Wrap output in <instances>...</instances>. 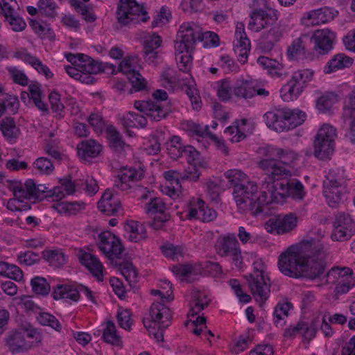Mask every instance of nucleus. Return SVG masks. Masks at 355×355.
Returning <instances> with one entry per match:
<instances>
[{
	"instance_id": "obj_33",
	"label": "nucleus",
	"mask_w": 355,
	"mask_h": 355,
	"mask_svg": "<svg viewBox=\"0 0 355 355\" xmlns=\"http://www.w3.org/2000/svg\"><path fill=\"white\" fill-rule=\"evenodd\" d=\"M254 80L240 77L234 81L235 99H251L254 97Z\"/></svg>"
},
{
	"instance_id": "obj_3",
	"label": "nucleus",
	"mask_w": 355,
	"mask_h": 355,
	"mask_svg": "<svg viewBox=\"0 0 355 355\" xmlns=\"http://www.w3.org/2000/svg\"><path fill=\"white\" fill-rule=\"evenodd\" d=\"M293 173L288 168H277L272 173L267 174L262 183V188L269 198L267 205L272 201L280 202L285 198L302 201L306 195L302 183L297 180H286Z\"/></svg>"
},
{
	"instance_id": "obj_23",
	"label": "nucleus",
	"mask_w": 355,
	"mask_h": 355,
	"mask_svg": "<svg viewBox=\"0 0 355 355\" xmlns=\"http://www.w3.org/2000/svg\"><path fill=\"white\" fill-rule=\"evenodd\" d=\"M187 216L189 219L196 218L203 222H210L217 217L216 211L209 208L200 198H192L187 205Z\"/></svg>"
},
{
	"instance_id": "obj_55",
	"label": "nucleus",
	"mask_w": 355,
	"mask_h": 355,
	"mask_svg": "<svg viewBox=\"0 0 355 355\" xmlns=\"http://www.w3.org/2000/svg\"><path fill=\"white\" fill-rule=\"evenodd\" d=\"M29 25L34 33L42 38H53L55 36L50 25L43 20L31 19Z\"/></svg>"
},
{
	"instance_id": "obj_54",
	"label": "nucleus",
	"mask_w": 355,
	"mask_h": 355,
	"mask_svg": "<svg viewBox=\"0 0 355 355\" xmlns=\"http://www.w3.org/2000/svg\"><path fill=\"white\" fill-rule=\"evenodd\" d=\"M340 101L339 96L335 92H326L316 101V108L321 112L329 110Z\"/></svg>"
},
{
	"instance_id": "obj_51",
	"label": "nucleus",
	"mask_w": 355,
	"mask_h": 355,
	"mask_svg": "<svg viewBox=\"0 0 355 355\" xmlns=\"http://www.w3.org/2000/svg\"><path fill=\"white\" fill-rule=\"evenodd\" d=\"M102 337L106 343L112 345L116 347L123 345L121 336L118 333L114 323L112 321L107 322Z\"/></svg>"
},
{
	"instance_id": "obj_63",
	"label": "nucleus",
	"mask_w": 355,
	"mask_h": 355,
	"mask_svg": "<svg viewBox=\"0 0 355 355\" xmlns=\"http://www.w3.org/2000/svg\"><path fill=\"white\" fill-rule=\"evenodd\" d=\"M33 291L41 295H46L51 291L50 285L45 278L40 276L33 277L31 281Z\"/></svg>"
},
{
	"instance_id": "obj_17",
	"label": "nucleus",
	"mask_w": 355,
	"mask_h": 355,
	"mask_svg": "<svg viewBox=\"0 0 355 355\" xmlns=\"http://www.w3.org/2000/svg\"><path fill=\"white\" fill-rule=\"evenodd\" d=\"M277 19L278 12L274 8L266 6L256 9L250 14L248 29L257 33L273 25Z\"/></svg>"
},
{
	"instance_id": "obj_32",
	"label": "nucleus",
	"mask_w": 355,
	"mask_h": 355,
	"mask_svg": "<svg viewBox=\"0 0 355 355\" xmlns=\"http://www.w3.org/2000/svg\"><path fill=\"white\" fill-rule=\"evenodd\" d=\"M354 62L350 56L340 53L333 55L323 67L324 74H331L338 71L349 68Z\"/></svg>"
},
{
	"instance_id": "obj_21",
	"label": "nucleus",
	"mask_w": 355,
	"mask_h": 355,
	"mask_svg": "<svg viewBox=\"0 0 355 355\" xmlns=\"http://www.w3.org/2000/svg\"><path fill=\"white\" fill-rule=\"evenodd\" d=\"M98 248L110 260L121 258L124 251L121 239L110 231H105L99 234Z\"/></svg>"
},
{
	"instance_id": "obj_56",
	"label": "nucleus",
	"mask_w": 355,
	"mask_h": 355,
	"mask_svg": "<svg viewBox=\"0 0 355 355\" xmlns=\"http://www.w3.org/2000/svg\"><path fill=\"white\" fill-rule=\"evenodd\" d=\"M315 71L309 68H304L295 71L291 77L304 89L314 80Z\"/></svg>"
},
{
	"instance_id": "obj_25",
	"label": "nucleus",
	"mask_w": 355,
	"mask_h": 355,
	"mask_svg": "<svg viewBox=\"0 0 355 355\" xmlns=\"http://www.w3.org/2000/svg\"><path fill=\"white\" fill-rule=\"evenodd\" d=\"M336 39V33L327 28L315 31L311 37L315 51L320 54L330 51Z\"/></svg>"
},
{
	"instance_id": "obj_1",
	"label": "nucleus",
	"mask_w": 355,
	"mask_h": 355,
	"mask_svg": "<svg viewBox=\"0 0 355 355\" xmlns=\"http://www.w3.org/2000/svg\"><path fill=\"white\" fill-rule=\"evenodd\" d=\"M320 244L313 240L303 241L293 245L279 257L278 266L285 275L299 278L315 279L324 269L325 252Z\"/></svg>"
},
{
	"instance_id": "obj_37",
	"label": "nucleus",
	"mask_w": 355,
	"mask_h": 355,
	"mask_svg": "<svg viewBox=\"0 0 355 355\" xmlns=\"http://www.w3.org/2000/svg\"><path fill=\"white\" fill-rule=\"evenodd\" d=\"M307 40L308 35L302 34L292 41L286 49V56L289 60H298L304 58Z\"/></svg>"
},
{
	"instance_id": "obj_53",
	"label": "nucleus",
	"mask_w": 355,
	"mask_h": 355,
	"mask_svg": "<svg viewBox=\"0 0 355 355\" xmlns=\"http://www.w3.org/2000/svg\"><path fill=\"white\" fill-rule=\"evenodd\" d=\"M162 37L157 35V33H151L148 34L144 37V46H145V53L147 56L148 60H150L151 57H157V52H154L155 49H158L162 46Z\"/></svg>"
},
{
	"instance_id": "obj_15",
	"label": "nucleus",
	"mask_w": 355,
	"mask_h": 355,
	"mask_svg": "<svg viewBox=\"0 0 355 355\" xmlns=\"http://www.w3.org/2000/svg\"><path fill=\"white\" fill-rule=\"evenodd\" d=\"M295 214H279L270 217L264 224L267 232L275 235H284L293 231L297 226Z\"/></svg>"
},
{
	"instance_id": "obj_19",
	"label": "nucleus",
	"mask_w": 355,
	"mask_h": 355,
	"mask_svg": "<svg viewBox=\"0 0 355 355\" xmlns=\"http://www.w3.org/2000/svg\"><path fill=\"white\" fill-rule=\"evenodd\" d=\"M36 334L37 331L33 329L21 328L12 331L7 339L10 350L13 353H20L28 350L32 347V339Z\"/></svg>"
},
{
	"instance_id": "obj_9",
	"label": "nucleus",
	"mask_w": 355,
	"mask_h": 355,
	"mask_svg": "<svg viewBox=\"0 0 355 355\" xmlns=\"http://www.w3.org/2000/svg\"><path fill=\"white\" fill-rule=\"evenodd\" d=\"M250 256L254 259V270L253 273L247 277V280L256 301L261 304L268 298L270 292V279L266 271L267 266L263 259L258 257L256 254L251 253Z\"/></svg>"
},
{
	"instance_id": "obj_22",
	"label": "nucleus",
	"mask_w": 355,
	"mask_h": 355,
	"mask_svg": "<svg viewBox=\"0 0 355 355\" xmlns=\"http://www.w3.org/2000/svg\"><path fill=\"white\" fill-rule=\"evenodd\" d=\"M254 128L251 119L241 118L236 119L231 125L227 127L224 133L232 143H238L250 135Z\"/></svg>"
},
{
	"instance_id": "obj_6",
	"label": "nucleus",
	"mask_w": 355,
	"mask_h": 355,
	"mask_svg": "<svg viewBox=\"0 0 355 355\" xmlns=\"http://www.w3.org/2000/svg\"><path fill=\"white\" fill-rule=\"evenodd\" d=\"M263 118L268 128L282 132L302 125L305 121L306 114L297 109L284 107L268 111Z\"/></svg>"
},
{
	"instance_id": "obj_57",
	"label": "nucleus",
	"mask_w": 355,
	"mask_h": 355,
	"mask_svg": "<svg viewBox=\"0 0 355 355\" xmlns=\"http://www.w3.org/2000/svg\"><path fill=\"white\" fill-rule=\"evenodd\" d=\"M31 98L34 102L36 107L40 110H46V105L43 101L44 95L42 90V86L37 82L31 83L28 88Z\"/></svg>"
},
{
	"instance_id": "obj_28",
	"label": "nucleus",
	"mask_w": 355,
	"mask_h": 355,
	"mask_svg": "<svg viewBox=\"0 0 355 355\" xmlns=\"http://www.w3.org/2000/svg\"><path fill=\"white\" fill-rule=\"evenodd\" d=\"M14 197L10 198L6 204L7 208L12 211H27L31 209L28 200H31L26 193L23 183L14 182L11 185Z\"/></svg>"
},
{
	"instance_id": "obj_41",
	"label": "nucleus",
	"mask_w": 355,
	"mask_h": 355,
	"mask_svg": "<svg viewBox=\"0 0 355 355\" xmlns=\"http://www.w3.org/2000/svg\"><path fill=\"white\" fill-rule=\"evenodd\" d=\"M257 63L263 69L267 70L268 73L273 78L285 76L284 72V65L282 62L266 56H260Z\"/></svg>"
},
{
	"instance_id": "obj_40",
	"label": "nucleus",
	"mask_w": 355,
	"mask_h": 355,
	"mask_svg": "<svg viewBox=\"0 0 355 355\" xmlns=\"http://www.w3.org/2000/svg\"><path fill=\"white\" fill-rule=\"evenodd\" d=\"M318 317H316V312L312 313L309 318L300 320L298 322L300 335L308 340L314 338L318 332Z\"/></svg>"
},
{
	"instance_id": "obj_34",
	"label": "nucleus",
	"mask_w": 355,
	"mask_h": 355,
	"mask_svg": "<svg viewBox=\"0 0 355 355\" xmlns=\"http://www.w3.org/2000/svg\"><path fill=\"white\" fill-rule=\"evenodd\" d=\"M78 155L81 159L89 161L98 157L103 150L101 144L94 139L82 141L77 146Z\"/></svg>"
},
{
	"instance_id": "obj_2",
	"label": "nucleus",
	"mask_w": 355,
	"mask_h": 355,
	"mask_svg": "<svg viewBox=\"0 0 355 355\" xmlns=\"http://www.w3.org/2000/svg\"><path fill=\"white\" fill-rule=\"evenodd\" d=\"M224 176L234 187L233 197L240 211H250L254 215L263 211L269 198L262 186L259 189L256 183L248 181V175L239 168L226 171Z\"/></svg>"
},
{
	"instance_id": "obj_4",
	"label": "nucleus",
	"mask_w": 355,
	"mask_h": 355,
	"mask_svg": "<svg viewBox=\"0 0 355 355\" xmlns=\"http://www.w3.org/2000/svg\"><path fill=\"white\" fill-rule=\"evenodd\" d=\"M201 27L194 22H184L179 28L175 43V59L180 70L189 71L193 64L192 53Z\"/></svg>"
},
{
	"instance_id": "obj_5",
	"label": "nucleus",
	"mask_w": 355,
	"mask_h": 355,
	"mask_svg": "<svg viewBox=\"0 0 355 355\" xmlns=\"http://www.w3.org/2000/svg\"><path fill=\"white\" fill-rule=\"evenodd\" d=\"M263 157L259 160V167L268 173H272L277 168L293 167L299 159V155L289 148H282L268 146L260 150Z\"/></svg>"
},
{
	"instance_id": "obj_11",
	"label": "nucleus",
	"mask_w": 355,
	"mask_h": 355,
	"mask_svg": "<svg viewBox=\"0 0 355 355\" xmlns=\"http://www.w3.org/2000/svg\"><path fill=\"white\" fill-rule=\"evenodd\" d=\"M64 56L71 64H75L78 67L81 75H85L92 78V84L95 82L94 74L101 72L112 74L116 71L114 65L107 62H96L85 54L65 53Z\"/></svg>"
},
{
	"instance_id": "obj_50",
	"label": "nucleus",
	"mask_w": 355,
	"mask_h": 355,
	"mask_svg": "<svg viewBox=\"0 0 355 355\" xmlns=\"http://www.w3.org/2000/svg\"><path fill=\"white\" fill-rule=\"evenodd\" d=\"M351 275H352V271L350 268L347 267H334L327 274L326 283L337 286Z\"/></svg>"
},
{
	"instance_id": "obj_26",
	"label": "nucleus",
	"mask_w": 355,
	"mask_h": 355,
	"mask_svg": "<svg viewBox=\"0 0 355 355\" xmlns=\"http://www.w3.org/2000/svg\"><path fill=\"white\" fill-rule=\"evenodd\" d=\"M144 176V169L141 166L123 167L119 172L116 186L122 191H127Z\"/></svg>"
},
{
	"instance_id": "obj_35",
	"label": "nucleus",
	"mask_w": 355,
	"mask_h": 355,
	"mask_svg": "<svg viewBox=\"0 0 355 355\" xmlns=\"http://www.w3.org/2000/svg\"><path fill=\"white\" fill-rule=\"evenodd\" d=\"M55 300H63L67 302H78L79 300V291L78 286L74 284H58L53 290Z\"/></svg>"
},
{
	"instance_id": "obj_12",
	"label": "nucleus",
	"mask_w": 355,
	"mask_h": 355,
	"mask_svg": "<svg viewBox=\"0 0 355 355\" xmlns=\"http://www.w3.org/2000/svg\"><path fill=\"white\" fill-rule=\"evenodd\" d=\"M153 96L155 101H136L134 107L152 120L158 121L164 119L169 112L162 103L167 99L168 94L164 90L157 89Z\"/></svg>"
},
{
	"instance_id": "obj_47",
	"label": "nucleus",
	"mask_w": 355,
	"mask_h": 355,
	"mask_svg": "<svg viewBox=\"0 0 355 355\" xmlns=\"http://www.w3.org/2000/svg\"><path fill=\"white\" fill-rule=\"evenodd\" d=\"M107 138L110 146L115 151L123 153L131 150L130 146L123 141L121 135L115 128L110 126L107 128Z\"/></svg>"
},
{
	"instance_id": "obj_10",
	"label": "nucleus",
	"mask_w": 355,
	"mask_h": 355,
	"mask_svg": "<svg viewBox=\"0 0 355 355\" xmlns=\"http://www.w3.org/2000/svg\"><path fill=\"white\" fill-rule=\"evenodd\" d=\"M171 309L163 303L155 302L150 309L149 318H145L143 322L149 333L159 342L164 339L163 329L171 324Z\"/></svg>"
},
{
	"instance_id": "obj_52",
	"label": "nucleus",
	"mask_w": 355,
	"mask_h": 355,
	"mask_svg": "<svg viewBox=\"0 0 355 355\" xmlns=\"http://www.w3.org/2000/svg\"><path fill=\"white\" fill-rule=\"evenodd\" d=\"M151 294L164 302L173 300V288L170 282L166 279L160 280L158 288L151 290Z\"/></svg>"
},
{
	"instance_id": "obj_43",
	"label": "nucleus",
	"mask_w": 355,
	"mask_h": 355,
	"mask_svg": "<svg viewBox=\"0 0 355 355\" xmlns=\"http://www.w3.org/2000/svg\"><path fill=\"white\" fill-rule=\"evenodd\" d=\"M127 238L132 242H139L147 237L144 226L135 220H128L123 225Z\"/></svg>"
},
{
	"instance_id": "obj_49",
	"label": "nucleus",
	"mask_w": 355,
	"mask_h": 355,
	"mask_svg": "<svg viewBox=\"0 0 355 355\" xmlns=\"http://www.w3.org/2000/svg\"><path fill=\"white\" fill-rule=\"evenodd\" d=\"M23 186L25 189L26 193L30 199L45 198V195L49 191V184H40L36 185L35 182L31 179L27 180L23 183Z\"/></svg>"
},
{
	"instance_id": "obj_44",
	"label": "nucleus",
	"mask_w": 355,
	"mask_h": 355,
	"mask_svg": "<svg viewBox=\"0 0 355 355\" xmlns=\"http://www.w3.org/2000/svg\"><path fill=\"white\" fill-rule=\"evenodd\" d=\"M234 234H229L220 236L216 244V251L221 257L229 256L239 246Z\"/></svg>"
},
{
	"instance_id": "obj_31",
	"label": "nucleus",
	"mask_w": 355,
	"mask_h": 355,
	"mask_svg": "<svg viewBox=\"0 0 355 355\" xmlns=\"http://www.w3.org/2000/svg\"><path fill=\"white\" fill-rule=\"evenodd\" d=\"M98 208L107 215L118 213L121 209L120 199L112 190H106L98 203Z\"/></svg>"
},
{
	"instance_id": "obj_64",
	"label": "nucleus",
	"mask_w": 355,
	"mask_h": 355,
	"mask_svg": "<svg viewBox=\"0 0 355 355\" xmlns=\"http://www.w3.org/2000/svg\"><path fill=\"white\" fill-rule=\"evenodd\" d=\"M37 6L40 14L44 16L54 17L57 15L58 6L53 0H39Z\"/></svg>"
},
{
	"instance_id": "obj_14",
	"label": "nucleus",
	"mask_w": 355,
	"mask_h": 355,
	"mask_svg": "<svg viewBox=\"0 0 355 355\" xmlns=\"http://www.w3.org/2000/svg\"><path fill=\"white\" fill-rule=\"evenodd\" d=\"M181 126L191 137H196L198 141L200 139L209 138L214 143L216 149L221 154L229 155L230 149L225 141L211 133L208 125H202L193 121H186L182 123Z\"/></svg>"
},
{
	"instance_id": "obj_7",
	"label": "nucleus",
	"mask_w": 355,
	"mask_h": 355,
	"mask_svg": "<svg viewBox=\"0 0 355 355\" xmlns=\"http://www.w3.org/2000/svg\"><path fill=\"white\" fill-rule=\"evenodd\" d=\"M209 293L205 291L193 290L190 293V311L189 313V321L192 331L196 335H200L207 339L211 344V337L214 335L210 330L207 329L206 319L203 316L197 315L205 309L210 302Z\"/></svg>"
},
{
	"instance_id": "obj_39",
	"label": "nucleus",
	"mask_w": 355,
	"mask_h": 355,
	"mask_svg": "<svg viewBox=\"0 0 355 355\" xmlns=\"http://www.w3.org/2000/svg\"><path fill=\"white\" fill-rule=\"evenodd\" d=\"M0 130L5 139L10 144H15L21 135L19 128L11 117L4 118L0 121Z\"/></svg>"
},
{
	"instance_id": "obj_60",
	"label": "nucleus",
	"mask_w": 355,
	"mask_h": 355,
	"mask_svg": "<svg viewBox=\"0 0 355 355\" xmlns=\"http://www.w3.org/2000/svg\"><path fill=\"white\" fill-rule=\"evenodd\" d=\"M172 272L181 281H190L196 274L195 268L189 264L174 266Z\"/></svg>"
},
{
	"instance_id": "obj_20",
	"label": "nucleus",
	"mask_w": 355,
	"mask_h": 355,
	"mask_svg": "<svg viewBox=\"0 0 355 355\" xmlns=\"http://www.w3.org/2000/svg\"><path fill=\"white\" fill-rule=\"evenodd\" d=\"M338 15V11L330 7H322L305 12L300 24L306 27L320 26L331 21Z\"/></svg>"
},
{
	"instance_id": "obj_62",
	"label": "nucleus",
	"mask_w": 355,
	"mask_h": 355,
	"mask_svg": "<svg viewBox=\"0 0 355 355\" xmlns=\"http://www.w3.org/2000/svg\"><path fill=\"white\" fill-rule=\"evenodd\" d=\"M315 137L335 144L337 137V130L329 123H324L320 126Z\"/></svg>"
},
{
	"instance_id": "obj_24",
	"label": "nucleus",
	"mask_w": 355,
	"mask_h": 355,
	"mask_svg": "<svg viewBox=\"0 0 355 355\" xmlns=\"http://www.w3.org/2000/svg\"><path fill=\"white\" fill-rule=\"evenodd\" d=\"M250 48L251 44L245 31V25L242 22H238L234 33V51L239 62H247Z\"/></svg>"
},
{
	"instance_id": "obj_30",
	"label": "nucleus",
	"mask_w": 355,
	"mask_h": 355,
	"mask_svg": "<svg viewBox=\"0 0 355 355\" xmlns=\"http://www.w3.org/2000/svg\"><path fill=\"white\" fill-rule=\"evenodd\" d=\"M218 99L224 103L232 102L235 99L234 81L229 78L214 82L212 85Z\"/></svg>"
},
{
	"instance_id": "obj_45",
	"label": "nucleus",
	"mask_w": 355,
	"mask_h": 355,
	"mask_svg": "<svg viewBox=\"0 0 355 355\" xmlns=\"http://www.w3.org/2000/svg\"><path fill=\"white\" fill-rule=\"evenodd\" d=\"M335 149V144L315 137L313 141V154L319 159H330Z\"/></svg>"
},
{
	"instance_id": "obj_38",
	"label": "nucleus",
	"mask_w": 355,
	"mask_h": 355,
	"mask_svg": "<svg viewBox=\"0 0 355 355\" xmlns=\"http://www.w3.org/2000/svg\"><path fill=\"white\" fill-rule=\"evenodd\" d=\"M58 213L67 216H75L86 208V203L82 200L78 201H62L52 206Z\"/></svg>"
},
{
	"instance_id": "obj_16",
	"label": "nucleus",
	"mask_w": 355,
	"mask_h": 355,
	"mask_svg": "<svg viewBox=\"0 0 355 355\" xmlns=\"http://www.w3.org/2000/svg\"><path fill=\"white\" fill-rule=\"evenodd\" d=\"M345 187L342 178H336L334 171L330 172L324 181L323 195L327 204L332 207L338 206L343 200Z\"/></svg>"
},
{
	"instance_id": "obj_18",
	"label": "nucleus",
	"mask_w": 355,
	"mask_h": 355,
	"mask_svg": "<svg viewBox=\"0 0 355 355\" xmlns=\"http://www.w3.org/2000/svg\"><path fill=\"white\" fill-rule=\"evenodd\" d=\"M355 234V220L345 213L336 216L333 223L331 239L336 241L349 240Z\"/></svg>"
},
{
	"instance_id": "obj_8",
	"label": "nucleus",
	"mask_w": 355,
	"mask_h": 355,
	"mask_svg": "<svg viewBox=\"0 0 355 355\" xmlns=\"http://www.w3.org/2000/svg\"><path fill=\"white\" fill-rule=\"evenodd\" d=\"M166 149L168 155L173 159L184 156L192 166L191 169L189 168L187 178L192 181L198 180L200 176L199 167H205L206 163L200 159L198 152L193 146H184L180 137L173 136L166 144Z\"/></svg>"
},
{
	"instance_id": "obj_27",
	"label": "nucleus",
	"mask_w": 355,
	"mask_h": 355,
	"mask_svg": "<svg viewBox=\"0 0 355 355\" xmlns=\"http://www.w3.org/2000/svg\"><path fill=\"white\" fill-rule=\"evenodd\" d=\"M79 262L84 266L98 281L102 282L105 275V268L99 259L88 250L80 249L77 252Z\"/></svg>"
},
{
	"instance_id": "obj_48",
	"label": "nucleus",
	"mask_w": 355,
	"mask_h": 355,
	"mask_svg": "<svg viewBox=\"0 0 355 355\" xmlns=\"http://www.w3.org/2000/svg\"><path fill=\"white\" fill-rule=\"evenodd\" d=\"M43 259L51 266L60 267L66 263L67 257L62 249H46L42 252Z\"/></svg>"
},
{
	"instance_id": "obj_58",
	"label": "nucleus",
	"mask_w": 355,
	"mask_h": 355,
	"mask_svg": "<svg viewBox=\"0 0 355 355\" xmlns=\"http://www.w3.org/2000/svg\"><path fill=\"white\" fill-rule=\"evenodd\" d=\"M139 59L137 55H130L125 57L119 66V70L127 76L132 74L137 71L139 67Z\"/></svg>"
},
{
	"instance_id": "obj_46",
	"label": "nucleus",
	"mask_w": 355,
	"mask_h": 355,
	"mask_svg": "<svg viewBox=\"0 0 355 355\" xmlns=\"http://www.w3.org/2000/svg\"><path fill=\"white\" fill-rule=\"evenodd\" d=\"M120 123L124 128H144L147 124L146 118L134 112H128L119 117Z\"/></svg>"
},
{
	"instance_id": "obj_61",
	"label": "nucleus",
	"mask_w": 355,
	"mask_h": 355,
	"mask_svg": "<svg viewBox=\"0 0 355 355\" xmlns=\"http://www.w3.org/2000/svg\"><path fill=\"white\" fill-rule=\"evenodd\" d=\"M172 19V14L170 9L164 6L155 14L152 21L153 27H162L167 24Z\"/></svg>"
},
{
	"instance_id": "obj_29",
	"label": "nucleus",
	"mask_w": 355,
	"mask_h": 355,
	"mask_svg": "<svg viewBox=\"0 0 355 355\" xmlns=\"http://www.w3.org/2000/svg\"><path fill=\"white\" fill-rule=\"evenodd\" d=\"M179 176L175 171H166L164 173L165 182L160 187L161 191L173 199L179 198L182 193V185Z\"/></svg>"
},
{
	"instance_id": "obj_59",
	"label": "nucleus",
	"mask_w": 355,
	"mask_h": 355,
	"mask_svg": "<svg viewBox=\"0 0 355 355\" xmlns=\"http://www.w3.org/2000/svg\"><path fill=\"white\" fill-rule=\"evenodd\" d=\"M198 40L200 42L202 46L206 49L217 47L220 45L218 35L213 31H202L201 28L200 34L198 35Z\"/></svg>"
},
{
	"instance_id": "obj_13",
	"label": "nucleus",
	"mask_w": 355,
	"mask_h": 355,
	"mask_svg": "<svg viewBox=\"0 0 355 355\" xmlns=\"http://www.w3.org/2000/svg\"><path fill=\"white\" fill-rule=\"evenodd\" d=\"M116 18L121 24L128 25L144 22L149 19V16L143 6L139 4L135 0H120Z\"/></svg>"
},
{
	"instance_id": "obj_42",
	"label": "nucleus",
	"mask_w": 355,
	"mask_h": 355,
	"mask_svg": "<svg viewBox=\"0 0 355 355\" xmlns=\"http://www.w3.org/2000/svg\"><path fill=\"white\" fill-rule=\"evenodd\" d=\"M18 58L26 64H30L40 74L45 76L46 78L50 79L53 77V73L45 64H44L40 59L31 55L26 51H21L18 53Z\"/></svg>"
},
{
	"instance_id": "obj_36",
	"label": "nucleus",
	"mask_w": 355,
	"mask_h": 355,
	"mask_svg": "<svg viewBox=\"0 0 355 355\" xmlns=\"http://www.w3.org/2000/svg\"><path fill=\"white\" fill-rule=\"evenodd\" d=\"M299 82H297L291 76L289 80L282 87L280 96L284 102H292L297 100L304 92Z\"/></svg>"
}]
</instances>
